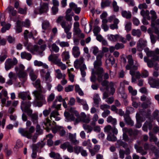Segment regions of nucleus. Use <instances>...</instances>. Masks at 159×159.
Returning a JSON list of instances; mask_svg holds the SVG:
<instances>
[{
    "label": "nucleus",
    "mask_w": 159,
    "mask_h": 159,
    "mask_svg": "<svg viewBox=\"0 0 159 159\" xmlns=\"http://www.w3.org/2000/svg\"><path fill=\"white\" fill-rule=\"evenodd\" d=\"M127 58L128 59V64L125 66L127 70H130L129 74L136 79H139L141 76L140 73L139 71H135L138 69V67L139 66V64L137 61H136L135 65H134V61L132 56L131 55H128Z\"/></svg>",
    "instance_id": "1"
},
{
    "label": "nucleus",
    "mask_w": 159,
    "mask_h": 159,
    "mask_svg": "<svg viewBox=\"0 0 159 159\" xmlns=\"http://www.w3.org/2000/svg\"><path fill=\"white\" fill-rule=\"evenodd\" d=\"M31 105V103L30 101H23L21 104L20 108L23 112L26 113L28 116L30 117L33 124H36L38 123V114L37 113L32 114L33 111L30 108Z\"/></svg>",
    "instance_id": "2"
},
{
    "label": "nucleus",
    "mask_w": 159,
    "mask_h": 159,
    "mask_svg": "<svg viewBox=\"0 0 159 159\" xmlns=\"http://www.w3.org/2000/svg\"><path fill=\"white\" fill-rule=\"evenodd\" d=\"M103 56V52H101L96 57V59L94 63V67L95 70V73L97 76V80L99 82H101L103 80V70L101 67L102 65V59Z\"/></svg>",
    "instance_id": "3"
},
{
    "label": "nucleus",
    "mask_w": 159,
    "mask_h": 159,
    "mask_svg": "<svg viewBox=\"0 0 159 159\" xmlns=\"http://www.w3.org/2000/svg\"><path fill=\"white\" fill-rule=\"evenodd\" d=\"M32 123L29 120L26 121L25 129L20 128L19 132L23 136H25L29 139L32 137V134L34 131V127L33 126H31Z\"/></svg>",
    "instance_id": "4"
},
{
    "label": "nucleus",
    "mask_w": 159,
    "mask_h": 159,
    "mask_svg": "<svg viewBox=\"0 0 159 159\" xmlns=\"http://www.w3.org/2000/svg\"><path fill=\"white\" fill-rule=\"evenodd\" d=\"M151 15V24L152 27L154 28L156 30L155 33L159 34V19H157V13L155 11L153 10H151L149 12Z\"/></svg>",
    "instance_id": "5"
},
{
    "label": "nucleus",
    "mask_w": 159,
    "mask_h": 159,
    "mask_svg": "<svg viewBox=\"0 0 159 159\" xmlns=\"http://www.w3.org/2000/svg\"><path fill=\"white\" fill-rule=\"evenodd\" d=\"M25 68L24 65L21 64L15 68V70L20 80L23 83L26 80L27 76V74L24 71Z\"/></svg>",
    "instance_id": "6"
},
{
    "label": "nucleus",
    "mask_w": 159,
    "mask_h": 159,
    "mask_svg": "<svg viewBox=\"0 0 159 159\" xmlns=\"http://www.w3.org/2000/svg\"><path fill=\"white\" fill-rule=\"evenodd\" d=\"M57 100H55L52 106V108H55L56 110L52 111L50 115V117L51 120H52V118L55 119L56 121L59 120L61 118L60 117L58 116L59 115V114L58 111V110L60 109L61 107V104H57Z\"/></svg>",
    "instance_id": "7"
},
{
    "label": "nucleus",
    "mask_w": 159,
    "mask_h": 159,
    "mask_svg": "<svg viewBox=\"0 0 159 159\" xmlns=\"http://www.w3.org/2000/svg\"><path fill=\"white\" fill-rule=\"evenodd\" d=\"M145 52L147 55L149 57H152V59L153 61H159V49L158 48H156L154 51H149L148 48L144 49Z\"/></svg>",
    "instance_id": "8"
},
{
    "label": "nucleus",
    "mask_w": 159,
    "mask_h": 159,
    "mask_svg": "<svg viewBox=\"0 0 159 159\" xmlns=\"http://www.w3.org/2000/svg\"><path fill=\"white\" fill-rule=\"evenodd\" d=\"M60 25L66 34V38L68 39H70L72 37V33L70 31L72 25L69 24L66 21H64L61 22Z\"/></svg>",
    "instance_id": "9"
},
{
    "label": "nucleus",
    "mask_w": 159,
    "mask_h": 159,
    "mask_svg": "<svg viewBox=\"0 0 159 159\" xmlns=\"http://www.w3.org/2000/svg\"><path fill=\"white\" fill-rule=\"evenodd\" d=\"M17 63L18 61L15 57H14L12 59L11 58L7 59L5 62V70L7 71L8 70L13 68L14 66L17 64Z\"/></svg>",
    "instance_id": "10"
},
{
    "label": "nucleus",
    "mask_w": 159,
    "mask_h": 159,
    "mask_svg": "<svg viewBox=\"0 0 159 159\" xmlns=\"http://www.w3.org/2000/svg\"><path fill=\"white\" fill-rule=\"evenodd\" d=\"M101 84L102 86H106L107 88H110L111 89L110 93L112 95L114 94L115 90L114 87V84L113 82H111L109 83L107 81L104 80L101 82Z\"/></svg>",
    "instance_id": "11"
},
{
    "label": "nucleus",
    "mask_w": 159,
    "mask_h": 159,
    "mask_svg": "<svg viewBox=\"0 0 159 159\" xmlns=\"http://www.w3.org/2000/svg\"><path fill=\"white\" fill-rule=\"evenodd\" d=\"M41 91L42 90L39 91L35 90L33 92V93L36 99L39 101H43V103H46L45 96L41 93Z\"/></svg>",
    "instance_id": "12"
},
{
    "label": "nucleus",
    "mask_w": 159,
    "mask_h": 159,
    "mask_svg": "<svg viewBox=\"0 0 159 159\" xmlns=\"http://www.w3.org/2000/svg\"><path fill=\"white\" fill-rule=\"evenodd\" d=\"M84 58L83 57H80L79 59H77L74 62V66L76 69H80L84 66H86L84 63Z\"/></svg>",
    "instance_id": "13"
},
{
    "label": "nucleus",
    "mask_w": 159,
    "mask_h": 159,
    "mask_svg": "<svg viewBox=\"0 0 159 159\" xmlns=\"http://www.w3.org/2000/svg\"><path fill=\"white\" fill-rule=\"evenodd\" d=\"M6 10L9 14L11 20H12V18L15 17L17 13V11L15 10L14 7L11 6H8Z\"/></svg>",
    "instance_id": "14"
},
{
    "label": "nucleus",
    "mask_w": 159,
    "mask_h": 159,
    "mask_svg": "<svg viewBox=\"0 0 159 159\" xmlns=\"http://www.w3.org/2000/svg\"><path fill=\"white\" fill-rule=\"evenodd\" d=\"M148 83L151 87L157 89H159V79L150 78L149 80Z\"/></svg>",
    "instance_id": "15"
},
{
    "label": "nucleus",
    "mask_w": 159,
    "mask_h": 159,
    "mask_svg": "<svg viewBox=\"0 0 159 159\" xmlns=\"http://www.w3.org/2000/svg\"><path fill=\"white\" fill-rule=\"evenodd\" d=\"M48 59L49 61H52L58 66L62 62L61 59L58 58L57 56H54L52 54L50 55L48 57Z\"/></svg>",
    "instance_id": "16"
},
{
    "label": "nucleus",
    "mask_w": 159,
    "mask_h": 159,
    "mask_svg": "<svg viewBox=\"0 0 159 159\" xmlns=\"http://www.w3.org/2000/svg\"><path fill=\"white\" fill-rule=\"evenodd\" d=\"M60 147L63 149L67 148V151L70 152H72L74 151V148L68 142H66L61 144Z\"/></svg>",
    "instance_id": "17"
},
{
    "label": "nucleus",
    "mask_w": 159,
    "mask_h": 159,
    "mask_svg": "<svg viewBox=\"0 0 159 159\" xmlns=\"http://www.w3.org/2000/svg\"><path fill=\"white\" fill-rule=\"evenodd\" d=\"M19 97L21 98L23 100H25L26 99H28V100L31 99V98L30 96V93L27 92H20L18 93ZM23 101H26L23 100Z\"/></svg>",
    "instance_id": "18"
},
{
    "label": "nucleus",
    "mask_w": 159,
    "mask_h": 159,
    "mask_svg": "<svg viewBox=\"0 0 159 159\" xmlns=\"http://www.w3.org/2000/svg\"><path fill=\"white\" fill-rule=\"evenodd\" d=\"M153 126V125L151 121H146L143 124L142 127L143 130L145 132H148V128L151 130Z\"/></svg>",
    "instance_id": "19"
},
{
    "label": "nucleus",
    "mask_w": 159,
    "mask_h": 159,
    "mask_svg": "<svg viewBox=\"0 0 159 159\" xmlns=\"http://www.w3.org/2000/svg\"><path fill=\"white\" fill-rule=\"evenodd\" d=\"M64 115L65 117V121L66 122L74 121L75 119L74 115L72 114H70L68 112L65 111Z\"/></svg>",
    "instance_id": "20"
},
{
    "label": "nucleus",
    "mask_w": 159,
    "mask_h": 159,
    "mask_svg": "<svg viewBox=\"0 0 159 159\" xmlns=\"http://www.w3.org/2000/svg\"><path fill=\"white\" fill-rule=\"evenodd\" d=\"M55 123H56L54 121H53L52 124L51 120L48 118H47L43 122V125L48 129H50L52 127V125H55Z\"/></svg>",
    "instance_id": "21"
},
{
    "label": "nucleus",
    "mask_w": 159,
    "mask_h": 159,
    "mask_svg": "<svg viewBox=\"0 0 159 159\" xmlns=\"http://www.w3.org/2000/svg\"><path fill=\"white\" fill-rule=\"evenodd\" d=\"M80 120L84 123H89L90 121V118L89 116H87L84 112L80 113Z\"/></svg>",
    "instance_id": "22"
},
{
    "label": "nucleus",
    "mask_w": 159,
    "mask_h": 159,
    "mask_svg": "<svg viewBox=\"0 0 159 159\" xmlns=\"http://www.w3.org/2000/svg\"><path fill=\"white\" fill-rule=\"evenodd\" d=\"M69 7L72 9L76 14H79L81 11V8L78 7L77 5L73 2H71L69 4Z\"/></svg>",
    "instance_id": "23"
},
{
    "label": "nucleus",
    "mask_w": 159,
    "mask_h": 159,
    "mask_svg": "<svg viewBox=\"0 0 159 159\" xmlns=\"http://www.w3.org/2000/svg\"><path fill=\"white\" fill-rule=\"evenodd\" d=\"M124 117V121L126 124L131 126L134 125V121L131 120L129 115H125Z\"/></svg>",
    "instance_id": "24"
},
{
    "label": "nucleus",
    "mask_w": 159,
    "mask_h": 159,
    "mask_svg": "<svg viewBox=\"0 0 159 159\" xmlns=\"http://www.w3.org/2000/svg\"><path fill=\"white\" fill-rule=\"evenodd\" d=\"M72 54L75 58H77L80 56V52L79 48L78 46H75L73 47Z\"/></svg>",
    "instance_id": "25"
},
{
    "label": "nucleus",
    "mask_w": 159,
    "mask_h": 159,
    "mask_svg": "<svg viewBox=\"0 0 159 159\" xmlns=\"http://www.w3.org/2000/svg\"><path fill=\"white\" fill-rule=\"evenodd\" d=\"M146 45V42L142 40H139L137 44V49L139 51H141L143 48Z\"/></svg>",
    "instance_id": "26"
},
{
    "label": "nucleus",
    "mask_w": 159,
    "mask_h": 159,
    "mask_svg": "<svg viewBox=\"0 0 159 159\" xmlns=\"http://www.w3.org/2000/svg\"><path fill=\"white\" fill-rule=\"evenodd\" d=\"M134 148L136 150V152L139 153L142 155H144L146 154L147 152L144 150L142 147L139 146L137 144H134Z\"/></svg>",
    "instance_id": "27"
},
{
    "label": "nucleus",
    "mask_w": 159,
    "mask_h": 159,
    "mask_svg": "<svg viewBox=\"0 0 159 159\" xmlns=\"http://www.w3.org/2000/svg\"><path fill=\"white\" fill-rule=\"evenodd\" d=\"M140 14L143 17V18H147L148 20H151V17L149 16V11L148 10H142L140 11Z\"/></svg>",
    "instance_id": "28"
},
{
    "label": "nucleus",
    "mask_w": 159,
    "mask_h": 159,
    "mask_svg": "<svg viewBox=\"0 0 159 159\" xmlns=\"http://www.w3.org/2000/svg\"><path fill=\"white\" fill-rule=\"evenodd\" d=\"M69 138L72 143L74 145L79 143V141L76 139V134H72L70 133H69Z\"/></svg>",
    "instance_id": "29"
},
{
    "label": "nucleus",
    "mask_w": 159,
    "mask_h": 159,
    "mask_svg": "<svg viewBox=\"0 0 159 159\" xmlns=\"http://www.w3.org/2000/svg\"><path fill=\"white\" fill-rule=\"evenodd\" d=\"M131 100L132 101V106L136 108H137L139 105L140 104V102H136V101L139 100V98L137 97H131Z\"/></svg>",
    "instance_id": "30"
},
{
    "label": "nucleus",
    "mask_w": 159,
    "mask_h": 159,
    "mask_svg": "<svg viewBox=\"0 0 159 159\" xmlns=\"http://www.w3.org/2000/svg\"><path fill=\"white\" fill-rule=\"evenodd\" d=\"M40 8L43 13L46 12L49 9L48 4L47 3H41Z\"/></svg>",
    "instance_id": "31"
},
{
    "label": "nucleus",
    "mask_w": 159,
    "mask_h": 159,
    "mask_svg": "<svg viewBox=\"0 0 159 159\" xmlns=\"http://www.w3.org/2000/svg\"><path fill=\"white\" fill-rule=\"evenodd\" d=\"M21 57L22 59H25L28 60L30 61L32 58L31 54L27 52H24L21 53Z\"/></svg>",
    "instance_id": "32"
},
{
    "label": "nucleus",
    "mask_w": 159,
    "mask_h": 159,
    "mask_svg": "<svg viewBox=\"0 0 159 159\" xmlns=\"http://www.w3.org/2000/svg\"><path fill=\"white\" fill-rule=\"evenodd\" d=\"M24 36L25 39L27 43L28 42V39L33 38V34L31 31L29 32L28 30H25L24 33Z\"/></svg>",
    "instance_id": "33"
},
{
    "label": "nucleus",
    "mask_w": 159,
    "mask_h": 159,
    "mask_svg": "<svg viewBox=\"0 0 159 159\" xmlns=\"http://www.w3.org/2000/svg\"><path fill=\"white\" fill-rule=\"evenodd\" d=\"M48 47L50 48V50L51 52H55L56 53H57L59 51V47L55 43H53L51 46L48 45Z\"/></svg>",
    "instance_id": "34"
},
{
    "label": "nucleus",
    "mask_w": 159,
    "mask_h": 159,
    "mask_svg": "<svg viewBox=\"0 0 159 159\" xmlns=\"http://www.w3.org/2000/svg\"><path fill=\"white\" fill-rule=\"evenodd\" d=\"M119 35L118 34L113 35L112 34H108L107 35L108 39L111 42H116L119 38Z\"/></svg>",
    "instance_id": "35"
},
{
    "label": "nucleus",
    "mask_w": 159,
    "mask_h": 159,
    "mask_svg": "<svg viewBox=\"0 0 159 159\" xmlns=\"http://www.w3.org/2000/svg\"><path fill=\"white\" fill-rule=\"evenodd\" d=\"M62 61H67L70 58V55L69 52L68 51H65L62 52L61 54Z\"/></svg>",
    "instance_id": "36"
},
{
    "label": "nucleus",
    "mask_w": 159,
    "mask_h": 159,
    "mask_svg": "<svg viewBox=\"0 0 159 159\" xmlns=\"http://www.w3.org/2000/svg\"><path fill=\"white\" fill-rule=\"evenodd\" d=\"M28 70L29 71V75L31 80L34 81L37 78V75L35 74L33 70L31 68H29Z\"/></svg>",
    "instance_id": "37"
},
{
    "label": "nucleus",
    "mask_w": 159,
    "mask_h": 159,
    "mask_svg": "<svg viewBox=\"0 0 159 159\" xmlns=\"http://www.w3.org/2000/svg\"><path fill=\"white\" fill-rule=\"evenodd\" d=\"M136 117L137 122L135 125L136 127L137 128H139L141 127L142 125L141 122V117L140 116L139 114V113H137Z\"/></svg>",
    "instance_id": "38"
},
{
    "label": "nucleus",
    "mask_w": 159,
    "mask_h": 159,
    "mask_svg": "<svg viewBox=\"0 0 159 159\" xmlns=\"http://www.w3.org/2000/svg\"><path fill=\"white\" fill-rule=\"evenodd\" d=\"M21 22L19 20H18L16 22V32L18 33L22 32V29L21 27Z\"/></svg>",
    "instance_id": "39"
},
{
    "label": "nucleus",
    "mask_w": 159,
    "mask_h": 159,
    "mask_svg": "<svg viewBox=\"0 0 159 159\" xmlns=\"http://www.w3.org/2000/svg\"><path fill=\"white\" fill-rule=\"evenodd\" d=\"M56 43L59 44L62 48L68 47L69 46V44L68 42H61L59 40H57L56 41Z\"/></svg>",
    "instance_id": "40"
},
{
    "label": "nucleus",
    "mask_w": 159,
    "mask_h": 159,
    "mask_svg": "<svg viewBox=\"0 0 159 159\" xmlns=\"http://www.w3.org/2000/svg\"><path fill=\"white\" fill-rule=\"evenodd\" d=\"M55 72L56 73V77L58 79H60L62 78H65V74L62 73L60 69H58L56 70Z\"/></svg>",
    "instance_id": "41"
},
{
    "label": "nucleus",
    "mask_w": 159,
    "mask_h": 159,
    "mask_svg": "<svg viewBox=\"0 0 159 159\" xmlns=\"http://www.w3.org/2000/svg\"><path fill=\"white\" fill-rule=\"evenodd\" d=\"M149 140L150 141H153L154 142H155L156 141H157V138L154 135L152 131H150L149 133Z\"/></svg>",
    "instance_id": "42"
},
{
    "label": "nucleus",
    "mask_w": 159,
    "mask_h": 159,
    "mask_svg": "<svg viewBox=\"0 0 159 159\" xmlns=\"http://www.w3.org/2000/svg\"><path fill=\"white\" fill-rule=\"evenodd\" d=\"M144 62L147 63L148 66L149 68L153 67L154 64L152 60L149 59L146 57H144Z\"/></svg>",
    "instance_id": "43"
},
{
    "label": "nucleus",
    "mask_w": 159,
    "mask_h": 159,
    "mask_svg": "<svg viewBox=\"0 0 159 159\" xmlns=\"http://www.w3.org/2000/svg\"><path fill=\"white\" fill-rule=\"evenodd\" d=\"M128 90L129 93L132 95V97L136 95L137 94V90L134 89L131 86H129L128 87Z\"/></svg>",
    "instance_id": "44"
},
{
    "label": "nucleus",
    "mask_w": 159,
    "mask_h": 159,
    "mask_svg": "<svg viewBox=\"0 0 159 159\" xmlns=\"http://www.w3.org/2000/svg\"><path fill=\"white\" fill-rule=\"evenodd\" d=\"M107 122L111 123L113 125H115L116 124V119L112 118L111 116H109L107 117Z\"/></svg>",
    "instance_id": "45"
},
{
    "label": "nucleus",
    "mask_w": 159,
    "mask_h": 159,
    "mask_svg": "<svg viewBox=\"0 0 159 159\" xmlns=\"http://www.w3.org/2000/svg\"><path fill=\"white\" fill-rule=\"evenodd\" d=\"M140 100L142 101H146V102L149 103V104H151L152 103L151 102V98L150 97H147L145 95H143L141 96L140 98Z\"/></svg>",
    "instance_id": "46"
},
{
    "label": "nucleus",
    "mask_w": 159,
    "mask_h": 159,
    "mask_svg": "<svg viewBox=\"0 0 159 159\" xmlns=\"http://www.w3.org/2000/svg\"><path fill=\"white\" fill-rule=\"evenodd\" d=\"M121 14L123 17L127 19L130 18L131 17V12L129 11H122Z\"/></svg>",
    "instance_id": "47"
},
{
    "label": "nucleus",
    "mask_w": 159,
    "mask_h": 159,
    "mask_svg": "<svg viewBox=\"0 0 159 159\" xmlns=\"http://www.w3.org/2000/svg\"><path fill=\"white\" fill-rule=\"evenodd\" d=\"M132 34L134 36H137L139 37L141 35V32L139 29H133L132 31Z\"/></svg>",
    "instance_id": "48"
},
{
    "label": "nucleus",
    "mask_w": 159,
    "mask_h": 159,
    "mask_svg": "<svg viewBox=\"0 0 159 159\" xmlns=\"http://www.w3.org/2000/svg\"><path fill=\"white\" fill-rule=\"evenodd\" d=\"M87 68L86 66H84L82 68H81L80 69L81 72V74L82 77H83V78L82 79V80L83 81H85V79H84V77L86 75V73L85 71V70Z\"/></svg>",
    "instance_id": "49"
},
{
    "label": "nucleus",
    "mask_w": 159,
    "mask_h": 159,
    "mask_svg": "<svg viewBox=\"0 0 159 159\" xmlns=\"http://www.w3.org/2000/svg\"><path fill=\"white\" fill-rule=\"evenodd\" d=\"M50 26L49 22L47 20H44L42 24V27L43 29L46 30Z\"/></svg>",
    "instance_id": "50"
},
{
    "label": "nucleus",
    "mask_w": 159,
    "mask_h": 159,
    "mask_svg": "<svg viewBox=\"0 0 159 159\" xmlns=\"http://www.w3.org/2000/svg\"><path fill=\"white\" fill-rule=\"evenodd\" d=\"M17 76L15 73L11 71L9 73L8 75V77L10 79H12L16 82L17 80Z\"/></svg>",
    "instance_id": "51"
},
{
    "label": "nucleus",
    "mask_w": 159,
    "mask_h": 159,
    "mask_svg": "<svg viewBox=\"0 0 159 159\" xmlns=\"http://www.w3.org/2000/svg\"><path fill=\"white\" fill-rule=\"evenodd\" d=\"M92 50L93 54L94 55H98L101 52H102L104 54L103 52L101 51H99L98 48L97 47H93L92 48ZM97 56H96L97 57Z\"/></svg>",
    "instance_id": "52"
},
{
    "label": "nucleus",
    "mask_w": 159,
    "mask_h": 159,
    "mask_svg": "<svg viewBox=\"0 0 159 159\" xmlns=\"http://www.w3.org/2000/svg\"><path fill=\"white\" fill-rule=\"evenodd\" d=\"M105 63L107 65L110 63L111 65L113 66L115 64V60L113 57H111L109 59L106 60Z\"/></svg>",
    "instance_id": "53"
},
{
    "label": "nucleus",
    "mask_w": 159,
    "mask_h": 159,
    "mask_svg": "<svg viewBox=\"0 0 159 159\" xmlns=\"http://www.w3.org/2000/svg\"><path fill=\"white\" fill-rule=\"evenodd\" d=\"M93 99L94 103L97 105L99 103V102L101 101V99L99 96V95L97 93L94 94Z\"/></svg>",
    "instance_id": "54"
},
{
    "label": "nucleus",
    "mask_w": 159,
    "mask_h": 159,
    "mask_svg": "<svg viewBox=\"0 0 159 159\" xmlns=\"http://www.w3.org/2000/svg\"><path fill=\"white\" fill-rule=\"evenodd\" d=\"M107 139L110 141H115L116 140V137L114 135L109 134L107 136Z\"/></svg>",
    "instance_id": "55"
},
{
    "label": "nucleus",
    "mask_w": 159,
    "mask_h": 159,
    "mask_svg": "<svg viewBox=\"0 0 159 159\" xmlns=\"http://www.w3.org/2000/svg\"><path fill=\"white\" fill-rule=\"evenodd\" d=\"M75 90L76 92L78 93L79 94L80 96H83L84 95V93L81 89L80 88L78 85H75Z\"/></svg>",
    "instance_id": "56"
},
{
    "label": "nucleus",
    "mask_w": 159,
    "mask_h": 159,
    "mask_svg": "<svg viewBox=\"0 0 159 159\" xmlns=\"http://www.w3.org/2000/svg\"><path fill=\"white\" fill-rule=\"evenodd\" d=\"M99 118L98 115L97 114H95L92 118V121L91 123V124L92 125H94L96 122L98 120Z\"/></svg>",
    "instance_id": "57"
},
{
    "label": "nucleus",
    "mask_w": 159,
    "mask_h": 159,
    "mask_svg": "<svg viewBox=\"0 0 159 159\" xmlns=\"http://www.w3.org/2000/svg\"><path fill=\"white\" fill-rule=\"evenodd\" d=\"M47 47L46 44H44L41 45L40 47V50L41 52L39 51V55L41 56H42L43 55V52L44 51Z\"/></svg>",
    "instance_id": "58"
},
{
    "label": "nucleus",
    "mask_w": 159,
    "mask_h": 159,
    "mask_svg": "<svg viewBox=\"0 0 159 159\" xmlns=\"http://www.w3.org/2000/svg\"><path fill=\"white\" fill-rule=\"evenodd\" d=\"M83 127L85 130L87 131L88 133L91 132L92 130V127L89 125L83 124Z\"/></svg>",
    "instance_id": "59"
},
{
    "label": "nucleus",
    "mask_w": 159,
    "mask_h": 159,
    "mask_svg": "<svg viewBox=\"0 0 159 159\" xmlns=\"http://www.w3.org/2000/svg\"><path fill=\"white\" fill-rule=\"evenodd\" d=\"M123 132L125 133H128L129 135H132L133 133V130L130 128H128L126 127H124L122 129Z\"/></svg>",
    "instance_id": "60"
},
{
    "label": "nucleus",
    "mask_w": 159,
    "mask_h": 159,
    "mask_svg": "<svg viewBox=\"0 0 159 159\" xmlns=\"http://www.w3.org/2000/svg\"><path fill=\"white\" fill-rule=\"evenodd\" d=\"M21 26L25 27H29L30 26V22L29 20L26 19L25 21L21 22Z\"/></svg>",
    "instance_id": "61"
},
{
    "label": "nucleus",
    "mask_w": 159,
    "mask_h": 159,
    "mask_svg": "<svg viewBox=\"0 0 159 159\" xmlns=\"http://www.w3.org/2000/svg\"><path fill=\"white\" fill-rule=\"evenodd\" d=\"M132 24L130 22H126L125 25V30L128 33L131 30Z\"/></svg>",
    "instance_id": "62"
},
{
    "label": "nucleus",
    "mask_w": 159,
    "mask_h": 159,
    "mask_svg": "<svg viewBox=\"0 0 159 159\" xmlns=\"http://www.w3.org/2000/svg\"><path fill=\"white\" fill-rule=\"evenodd\" d=\"M134 111V108L131 107H126V115H128L133 113Z\"/></svg>",
    "instance_id": "63"
},
{
    "label": "nucleus",
    "mask_w": 159,
    "mask_h": 159,
    "mask_svg": "<svg viewBox=\"0 0 159 159\" xmlns=\"http://www.w3.org/2000/svg\"><path fill=\"white\" fill-rule=\"evenodd\" d=\"M110 2L109 1H106L105 2H102L101 3V7L102 8H103L106 7H108L110 6Z\"/></svg>",
    "instance_id": "64"
}]
</instances>
